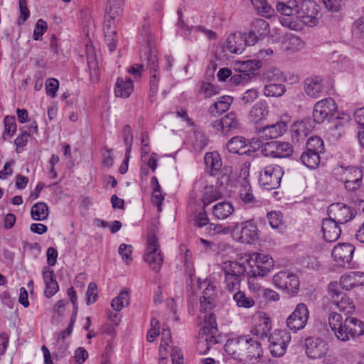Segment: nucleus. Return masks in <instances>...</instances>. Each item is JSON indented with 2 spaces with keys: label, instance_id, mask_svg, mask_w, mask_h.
Returning a JSON list of instances; mask_svg holds the SVG:
<instances>
[{
  "label": "nucleus",
  "instance_id": "nucleus-52",
  "mask_svg": "<svg viewBox=\"0 0 364 364\" xmlns=\"http://www.w3.org/2000/svg\"><path fill=\"white\" fill-rule=\"evenodd\" d=\"M285 44L286 50L291 52L299 50L304 46L303 41L296 36H290L285 42Z\"/></svg>",
  "mask_w": 364,
  "mask_h": 364
},
{
  "label": "nucleus",
  "instance_id": "nucleus-8",
  "mask_svg": "<svg viewBox=\"0 0 364 364\" xmlns=\"http://www.w3.org/2000/svg\"><path fill=\"white\" fill-rule=\"evenodd\" d=\"M337 112V105L334 100L328 97L318 101L314 107L313 122L320 124L325 119L331 120Z\"/></svg>",
  "mask_w": 364,
  "mask_h": 364
},
{
  "label": "nucleus",
  "instance_id": "nucleus-62",
  "mask_svg": "<svg viewBox=\"0 0 364 364\" xmlns=\"http://www.w3.org/2000/svg\"><path fill=\"white\" fill-rule=\"evenodd\" d=\"M322 232L324 240L328 242H333L339 238L341 229H322Z\"/></svg>",
  "mask_w": 364,
  "mask_h": 364
},
{
  "label": "nucleus",
  "instance_id": "nucleus-49",
  "mask_svg": "<svg viewBox=\"0 0 364 364\" xmlns=\"http://www.w3.org/2000/svg\"><path fill=\"white\" fill-rule=\"evenodd\" d=\"M103 30L105 33V42L109 47L110 51H114L116 49L117 43V31L115 27L112 28L106 29L103 26Z\"/></svg>",
  "mask_w": 364,
  "mask_h": 364
},
{
  "label": "nucleus",
  "instance_id": "nucleus-48",
  "mask_svg": "<svg viewBox=\"0 0 364 364\" xmlns=\"http://www.w3.org/2000/svg\"><path fill=\"white\" fill-rule=\"evenodd\" d=\"M200 341H198V346L203 347L207 346L205 352L208 351L213 344L220 343V337L217 336V333L199 334Z\"/></svg>",
  "mask_w": 364,
  "mask_h": 364
},
{
  "label": "nucleus",
  "instance_id": "nucleus-23",
  "mask_svg": "<svg viewBox=\"0 0 364 364\" xmlns=\"http://www.w3.org/2000/svg\"><path fill=\"white\" fill-rule=\"evenodd\" d=\"M226 147L228 151L232 154H236L239 155L246 154L250 156L252 153H254V150L251 149H247V139L240 136H236L231 138L227 143Z\"/></svg>",
  "mask_w": 364,
  "mask_h": 364
},
{
  "label": "nucleus",
  "instance_id": "nucleus-44",
  "mask_svg": "<svg viewBox=\"0 0 364 364\" xmlns=\"http://www.w3.org/2000/svg\"><path fill=\"white\" fill-rule=\"evenodd\" d=\"M233 300L235 301L236 305L238 307L249 309L252 307L255 302L254 299L250 296H247L245 293L238 290L233 295Z\"/></svg>",
  "mask_w": 364,
  "mask_h": 364
},
{
  "label": "nucleus",
  "instance_id": "nucleus-41",
  "mask_svg": "<svg viewBox=\"0 0 364 364\" xmlns=\"http://www.w3.org/2000/svg\"><path fill=\"white\" fill-rule=\"evenodd\" d=\"M306 149L309 151H313L321 154L325 151L324 144L321 137L318 136H311L306 143Z\"/></svg>",
  "mask_w": 364,
  "mask_h": 364
},
{
  "label": "nucleus",
  "instance_id": "nucleus-10",
  "mask_svg": "<svg viewBox=\"0 0 364 364\" xmlns=\"http://www.w3.org/2000/svg\"><path fill=\"white\" fill-rule=\"evenodd\" d=\"M309 312L307 306L304 303L296 305L294 311L287 317V326L291 331L296 333L303 329L309 320Z\"/></svg>",
  "mask_w": 364,
  "mask_h": 364
},
{
  "label": "nucleus",
  "instance_id": "nucleus-11",
  "mask_svg": "<svg viewBox=\"0 0 364 364\" xmlns=\"http://www.w3.org/2000/svg\"><path fill=\"white\" fill-rule=\"evenodd\" d=\"M328 292L332 299V302L337 306L338 310L345 314H351L354 311L355 306L353 302L346 294L339 290L337 283H330L328 287Z\"/></svg>",
  "mask_w": 364,
  "mask_h": 364
},
{
  "label": "nucleus",
  "instance_id": "nucleus-6",
  "mask_svg": "<svg viewBox=\"0 0 364 364\" xmlns=\"http://www.w3.org/2000/svg\"><path fill=\"white\" fill-rule=\"evenodd\" d=\"M283 174L284 171L281 166L275 164L267 166L260 173L259 183L264 189H276L280 186Z\"/></svg>",
  "mask_w": 364,
  "mask_h": 364
},
{
  "label": "nucleus",
  "instance_id": "nucleus-27",
  "mask_svg": "<svg viewBox=\"0 0 364 364\" xmlns=\"http://www.w3.org/2000/svg\"><path fill=\"white\" fill-rule=\"evenodd\" d=\"M244 343L245 342L242 340V336L228 339L224 346L225 350L234 359L241 361V358L242 356V348Z\"/></svg>",
  "mask_w": 364,
  "mask_h": 364
},
{
  "label": "nucleus",
  "instance_id": "nucleus-17",
  "mask_svg": "<svg viewBox=\"0 0 364 364\" xmlns=\"http://www.w3.org/2000/svg\"><path fill=\"white\" fill-rule=\"evenodd\" d=\"M300 14L305 24L315 26L318 23V6L314 0H304L301 4Z\"/></svg>",
  "mask_w": 364,
  "mask_h": 364
},
{
  "label": "nucleus",
  "instance_id": "nucleus-35",
  "mask_svg": "<svg viewBox=\"0 0 364 364\" xmlns=\"http://www.w3.org/2000/svg\"><path fill=\"white\" fill-rule=\"evenodd\" d=\"M223 126V134L228 135L234 130L240 127L239 122L237 119L236 114L234 112H229L222 117Z\"/></svg>",
  "mask_w": 364,
  "mask_h": 364
},
{
  "label": "nucleus",
  "instance_id": "nucleus-34",
  "mask_svg": "<svg viewBox=\"0 0 364 364\" xmlns=\"http://www.w3.org/2000/svg\"><path fill=\"white\" fill-rule=\"evenodd\" d=\"M222 197V193L213 186H206L203 192V197L201 200L205 208L211 203L220 199Z\"/></svg>",
  "mask_w": 364,
  "mask_h": 364
},
{
  "label": "nucleus",
  "instance_id": "nucleus-13",
  "mask_svg": "<svg viewBox=\"0 0 364 364\" xmlns=\"http://www.w3.org/2000/svg\"><path fill=\"white\" fill-rule=\"evenodd\" d=\"M306 353L309 358L318 359L326 355L328 345L324 340L309 337L305 340Z\"/></svg>",
  "mask_w": 364,
  "mask_h": 364
},
{
  "label": "nucleus",
  "instance_id": "nucleus-21",
  "mask_svg": "<svg viewBox=\"0 0 364 364\" xmlns=\"http://www.w3.org/2000/svg\"><path fill=\"white\" fill-rule=\"evenodd\" d=\"M250 164H248V166H246L245 168L241 170L240 178L242 175H243L242 178L239 181L240 184V196L241 199L245 203H253L255 202V198L253 196L252 187L250 186V181L247 179L249 176L250 171L249 167Z\"/></svg>",
  "mask_w": 364,
  "mask_h": 364
},
{
  "label": "nucleus",
  "instance_id": "nucleus-19",
  "mask_svg": "<svg viewBox=\"0 0 364 364\" xmlns=\"http://www.w3.org/2000/svg\"><path fill=\"white\" fill-rule=\"evenodd\" d=\"M323 80L318 75H312L304 80V90L311 98H318L324 92Z\"/></svg>",
  "mask_w": 364,
  "mask_h": 364
},
{
  "label": "nucleus",
  "instance_id": "nucleus-18",
  "mask_svg": "<svg viewBox=\"0 0 364 364\" xmlns=\"http://www.w3.org/2000/svg\"><path fill=\"white\" fill-rule=\"evenodd\" d=\"M314 128L310 118L294 122L291 127V139L294 143L303 142Z\"/></svg>",
  "mask_w": 364,
  "mask_h": 364
},
{
  "label": "nucleus",
  "instance_id": "nucleus-43",
  "mask_svg": "<svg viewBox=\"0 0 364 364\" xmlns=\"http://www.w3.org/2000/svg\"><path fill=\"white\" fill-rule=\"evenodd\" d=\"M218 333L216 316L210 313L208 316H205L204 326L200 330L199 334Z\"/></svg>",
  "mask_w": 364,
  "mask_h": 364
},
{
  "label": "nucleus",
  "instance_id": "nucleus-12",
  "mask_svg": "<svg viewBox=\"0 0 364 364\" xmlns=\"http://www.w3.org/2000/svg\"><path fill=\"white\" fill-rule=\"evenodd\" d=\"M124 0H108L106 6L104 25L106 29L115 27L123 14Z\"/></svg>",
  "mask_w": 364,
  "mask_h": 364
},
{
  "label": "nucleus",
  "instance_id": "nucleus-28",
  "mask_svg": "<svg viewBox=\"0 0 364 364\" xmlns=\"http://www.w3.org/2000/svg\"><path fill=\"white\" fill-rule=\"evenodd\" d=\"M364 277V272H353L349 274H344L340 279V287L345 290H350L355 286L364 285V281L360 282L359 278Z\"/></svg>",
  "mask_w": 364,
  "mask_h": 364
},
{
  "label": "nucleus",
  "instance_id": "nucleus-32",
  "mask_svg": "<svg viewBox=\"0 0 364 364\" xmlns=\"http://www.w3.org/2000/svg\"><path fill=\"white\" fill-rule=\"evenodd\" d=\"M206 167L209 169L210 174L216 175L222 166V161L218 152L207 153L204 157Z\"/></svg>",
  "mask_w": 364,
  "mask_h": 364
},
{
  "label": "nucleus",
  "instance_id": "nucleus-42",
  "mask_svg": "<svg viewBox=\"0 0 364 364\" xmlns=\"http://www.w3.org/2000/svg\"><path fill=\"white\" fill-rule=\"evenodd\" d=\"M248 353L249 360L252 359H258L262 355V348L260 343L248 336Z\"/></svg>",
  "mask_w": 364,
  "mask_h": 364
},
{
  "label": "nucleus",
  "instance_id": "nucleus-25",
  "mask_svg": "<svg viewBox=\"0 0 364 364\" xmlns=\"http://www.w3.org/2000/svg\"><path fill=\"white\" fill-rule=\"evenodd\" d=\"M42 276L46 286L44 294L47 298H50L58 291V284L54 279V272L48 266L44 267Z\"/></svg>",
  "mask_w": 364,
  "mask_h": 364
},
{
  "label": "nucleus",
  "instance_id": "nucleus-20",
  "mask_svg": "<svg viewBox=\"0 0 364 364\" xmlns=\"http://www.w3.org/2000/svg\"><path fill=\"white\" fill-rule=\"evenodd\" d=\"M355 247L350 244H338L333 247L331 255L339 266L349 264L352 260Z\"/></svg>",
  "mask_w": 364,
  "mask_h": 364
},
{
  "label": "nucleus",
  "instance_id": "nucleus-29",
  "mask_svg": "<svg viewBox=\"0 0 364 364\" xmlns=\"http://www.w3.org/2000/svg\"><path fill=\"white\" fill-rule=\"evenodd\" d=\"M134 85L132 80L129 77L124 79L119 77L114 87V94L116 97L127 98L133 92Z\"/></svg>",
  "mask_w": 364,
  "mask_h": 364
},
{
  "label": "nucleus",
  "instance_id": "nucleus-16",
  "mask_svg": "<svg viewBox=\"0 0 364 364\" xmlns=\"http://www.w3.org/2000/svg\"><path fill=\"white\" fill-rule=\"evenodd\" d=\"M256 129L260 139L269 140L282 136L287 129V124L285 122L279 121L275 124L266 125L260 128L257 127Z\"/></svg>",
  "mask_w": 364,
  "mask_h": 364
},
{
  "label": "nucleus",
  "instance_id": "nucleus-14",
  "mask_svg": "<svg viewBox=\"0 0 364 364\" xmlns=\"http://www.w3.org/2000/svg\"><path fill=\"white\" fill-rule=\"evenodd\" d=\"M272 330V322L269 317L264 314H260L254 318V323L250 333L257 339L269 338Z\"/></svg>",
  "mask_w": 364,
  "mask_h": 364
},
{
  "label": "nucleus",
  "instance_id": "nucleus-60",
  "mask_svg": "<svg viewBox=\"0 0 364 364\" xmlns=\"http://www.w3.org/2000/svg\"><path fill=\"white\" fill-rule=\"evenodd\" d=\"M47 23L45 21L38 20L33 31V38L35 41L41 40L43 33L47 31Z\"/></svg>",
  "mask_w": 364,
  "mask_h": 364
},
{
  "label": "nucleus",
  "instance_id": "nucleus-2",
  "mask_svg": "<svg viewBox=\"0 0 364 364\" xmlns=\"http://www.w3.org/2000/svg\"><path fill=\"white\" fill-rule=\"evenodd\" d=\"M245 261L249 264L252 269L247 272L248 284L250 285V279L259 277H264L274 267V260L267 255L253 252L246 255Z\"/></svg>",
  "mask_w": 364,
  "mask_h": 364
},
{
  "label": "nucleus",
  "instance_id": "nucleus-46",
  "mask_svg": "<svg viewBox=\"0 0 364 364\" xmlns=\"http://www.w3.org/2000/svg\"><path fill=\"white\" fill-rule=\"evenodd\" d=\"M286 87L282 84L270 83L264 88V95L267 97H278L284 94Z\"/></svg>",
  "mask_w": 364,
  "mask_h": 364
},
{
  "label": "nucleus",
  "instance_id": "nucleus-59",
  "mask_svg": "<svg viewBox=\"0 0 364 364\" xmlns=\"http://www.w3.org/2000/svg\"><path fill=\"white\" fill-rule=\"evenodd\" d=\"M132 245L124 243L121 244L119 247L118 252L127 264H129L130 262L132 261Z\"/></svg>",
  "mask_w": 364,
  "mask_h": 364
},
{
  "label": "nucleus",
  "instance_id": "nucleus-55",
  "mask_svg": "<svg viewBox=\"0 0 364 364\" xmlns=\"http://www.w3.org/2000/svg\"><path fill=\"white\" fill-rule=\"evenodd\" d=\"M351 31L355 38H364V17H360L353 23Z\"/></svg>",
  "mask_w": 364,
  "mask_h": 364
},
{
  "label": "nucleus",
  "instance_id": "nucleus-37",
  "mask_svg": "<svg viewBox=\"0 0 364 364\" xmlns=\"http://www.w3.org/2000/svg\"><path fill=\"white\" fill-rule=\"evenodd\" d=\"M300 160L304 165L311 169L316 168L320 164V154L306 150L301 156Z\"/></svg>",
  "mask_w": 364,
  "mask_h": 364
},
{
  "label": "nucleus",
  "instance_id": "nucleus-45",
  "mask_svg": "<svg viewBox=\"0 0 364 364\" xmlns=\"http://www.w3.org/2000/svg\"><path fill=\"white\" fill-rule=\"evenodd\" d=\"M31 216L36 220H41L47 218L48 208L45 203L38 202L31 208Z\"/></svg>",
  "mask_w": 364,
  "mask_h": 364
},
{
  "label": "nucleus",
  "instance_id": "nucleus-4",
  "mask_svg": "<svg viewBox=\"0 0 364 364\" xmlns=\"http://www.w3.org/2000/svg\"><path fill=\"white\" fill-rule=\"evenodd\" d=\"M225 274V289L232 292L239 290L241 282V277L246 272L245 265L237 261H230L225 263L223 267Z\"/></svg>",
  "mask_w": 364,
  "mask_h": 364
},
{
  "label": "nucleus",
  "instance_id": "nucleus-51",
  "mask_svg": "<svg viewBox=\"0 0 364 364\" xmlns=\"http://www.w3.org/2000/svg\"><path fill=\"white\" fill-rule=\"evenodd\" d=\"M4 132L3 136L5 137L6 135L12 136L16 132L17 127L15 117L9 115L6 116L4 119Z\"/></svg>",
  "mask_w": 364,
  "mask_h": 364
},
{
  "label": "nucleus",
  "instance_id": "nucleus-50",
  "mask_svg": "<svg viewBox=\"0 0 364 364\" xmlns=\"http://www.w3.org/2000/svg\"><path fill=\"white\" fill-rule=\"evenodd\" d=\"M292 0H277L276 9L281 14L290 16L294 13V8L290 5Z\"/></svg>",
  "mask_w": 364,
  "mask_h": 364
},
{
  "label": "nucleus",
  "instance_id": "nucleus-22",
  "mask_svg": "<svg viewBox=\"0 0 364 364\" xmlns=\"http://www.w3.org/2000/svg\"><path fill=\"white\" fill-rule=\"evenodd\" d=\"M345 173L353 174V177H344L345 188L349 191L358 190L362 183L363 172L357 166H349L345 168Z\"/></svg>",
  "mask_w": 364,
  "mask_h": 364
},
{
  "label": "nucleus",
  "instance_id": "nucleus-64",
  "mask_svg": "<svg viewBox=\"0 0 364 364\" xmlns=\"http://www.w3.org/2000/svg\"><path fill=\"white\" fill-rule=\"evenodd\" d=\"M59 87V82L56 79L50 78L46 82V94L51 97H55L56 96V92Z\"/></svg>",
  "mask_w": 364,
  "mask_h": 364
},
{
  "label": "nucleus",
  "instance_id": "nucleus-47",
  "mask_svg": "<svg viewBox=\"0 0 364 364\" xmlns=\"http://www.w3.org/2000/svg\"><path fill=\"white\" fill-rule=\"evenodd\" d=\"M254 8L262 16L270 17L274 12V9L266 0H250Z\"/></svg>",
  "mask_w": 364,
  "mask_h": 364
},
{
  "label": "nucleus",
  "instance_id": "nucleus-53",
  "mask_svg": "<svg viewBox=\"0 0 364 364\" xmlns=\"http://www.w3.org/2000/svg\"><path fill=\"white\" fill-rule=\"evenodd\" d=\"M199 282V288H202V286L205 287V289L203 291V296L200 299H204L207 300H215L216 297V293L215 290V287L210 284L207 281H204L203 282H200V279H198Z\"/></svg>",
  "mask_w": 364,
  "mask_h": 364
},
{
  "label": "nucleus",
  "instance_id": "nucleus-36",
  "mask_svg": "<svg viewBox=\"0 0 364 364\" xmlns=\"http://www.w3.org/2000/svg\"><path fill=\"white\" fill-rule=\"evenodd\" d=\"M234 210L231 203L220 202L214 205L213 213L218 219H225L230 216Z\"/></svg>",
  "mask_w": 364,
  "mask_h": 364
},
{
  "label": "nucleus",
  "instance_id": "nucleus-57",
  "mask_svg": "<svg viewBox=\"0 0 364 364\" xmlns=\"http://www.w3.org/2000/svg\"><path fill=\"white\" fill-rule=\"evenodd\" d=\"M267 218L271 228H279L285 225V223L282 219V215L280 212L273 211L267 214Z\"/></svg>",
  "mask_w": 364,
  "mask_h": 364
},
{
  "label": "nucleus",
  "instance_id": "nucleus-33",
  "mask_svg": "<svg viewBox=\"0 0 364 364\" xmlns=\"http://www.w3.org/2000/svg\"><path fill=\"white\" fill-rule=\"evenodd\" d=\"M250 29L260 38L269 35L270 26L269 23L262 18H256L251 23Z\"/></svg>",
  "mask_w": 364,
  "mask_h": 364
},
{
  "label": "nucleus",
  "instance_id": "nucleus-1",
  "mask_svg": "<svg viewBox=\"0 0 364 364\" xmlns=\"http://www.w3.org/2000/svg\"><path fill=\"white\" fill-rule=\"evenodd\" d=\"M328 218L323 219L322 227L333 225L337 228L339 225L346 224L355 216L353 209L343 203H333L328 205L327 209Z\"/></svg>",
  "mask_w": 364,
  "mask_h": 364
},
{
  "label": "nucleus",
  "instance_id": "nucleus-7",
  "mask_svg": "<svg viewBox=\"0 0 364 364\" xmlns=\"http://www.w3.org/2000/svg\"><path fill=\"white\" fill-rule=\"evenodd\" d=\"M291 339L290 333L286 330H274L268 338L271 354L274 357L284 355Z\"/></svg>",
  "mask_w": 364,
  "mask_h": 364
},
{
  "label": "nucleus",
  "instance_id": "nucleus-24",
  "mask_svg": "<svg viewBox=\"0 0 364 364\" xmlns=\"http://www.w3.org/2000/svg\"><path fill=\"white\" fill-rule=\"evenodd\" d=\"M349 122V115L344 113L340 114L337 112L332 118L331 117V120H328L330 123L329 131L333 132L332 135L339 138L343 132L345 126Z\"/></svg>",
  "mask_w": 364,
  "mask_h": 364
},
{
  "label": "nucleus",
  "instance_id": "nucleus-9",
  "mask_svg": "<svg viewBox=\"0 0 364 364\" xmlns=\"http://www.w3.org/2000/svg\"><path fill=\"white\" fill-rule=\"evenodd\" d=\"M273 283L278 289L285 291L290 295L296 294L299 288V278L289 271H281L274 274Z\"/></svg>",
  "mask_w": 364,
  "mask_h": 364
},
{
  "label": "nucleus",
  "instance_id": "nucleus-38",
  "mask_svg": "<svg viewBox=\"0 0 364 364\" xmlns=\"http://www.w3.org/2000/svg\"><path fill=\"white\" fill-rule=\"evenodd\" d=\"M68 301L61 299L57 301L53 307V320L60 322L65 318L68 311Z\"/></svg>",
  "mask_w": 364,
  "mask_h": 364
},
{
  "label": "nucleus",
  "instance_id": "nucleus-3",
  "mask_svg": "<svg viewBox=\"0 0 364 364\" xmlns=\"http://www.w3.org/2000/svg\"><path fill=\"white\" fill-rule=\"evenodd\" d=\"M144 259L154 272L157 273L160 271L164 263V256L161 253L159 237L155 232H149L147 235Z\"/></svg>",
  "mask_w": 364,
  "mask_h": 364
},
{
  "label": "nucleus",
  "instance_id": "nucleus-40",
  "mask_svg": "<svg viewBox=\"0 0 364 364\" xmlns=\"http://www.w3.org/2000/svg\"><path fill=\"white\" fill-rule=\"evenodd\" d=\"M267 114L268 110L267 107L262 103H257L250 111L249 116L253 122L257 123L264 119Z\"/></svg>",
  "mask_w": 364,
  "mask_h": 364
},
{
  "label": "nucleus",
  "instance_id": "nucleus-30",
  "mask_svg": "<svg viewBox=\"0 0 364 364\" xmlns=\"http://www.w3.org/2000/svg\"><path fill=\"white\" fill-rule=\"evenodd\" d=\"M243 35L240 32L232 33L227 38L228 50L235 54H241L245 50Z\"/></svg>",
  "mask_w": 364,
  "mask_h": 364
},
{
  "label": "nucleus",
  "instance_id": "nucleus-61",
  "mask_svg": "<svg viewBox=\"0 0 364 364\" xmlns=\"http://www.w3.org/2000/svg\"><path fill=\"white\" fill-rule=\"evenodd\" d=\"M122 136L124 142L126 146V151H127V152H131L133 142V134L132 129L129 125L127 124L124 127L122 131Z\"/></svg>",
  "mask_w": 364,
  "mask_h": 364
},
{
  "label": "nucleus",
  "instance_id": "nucleus-63",
  "mask_svg": "<svg viewBox=\"0 0 364 364\" xmlns=\"http://www.w3.org/2000/svg\"><path fill=\"white\" fill-rule=\"evenodd\" d=\"M343 317L341 314L336 312H331L328 317V323L334 333L337 329L339 328L340 324L343 323Z\"/></svg>",
  "mask_w": 364,
  "mask_h": 364
},
{
  "label": "nucleus",
  "instance_id": "nucleus-54",
  "mask_svg": "<svg viewBox=\"0 0 364 364\" xmlns=\"http://www.w3.org/2000/svg\"><path fill=\"white\" fill-rule=\"evenodd\" d=\"M276 158H286L292 155L294 150L289 142L278 141Z\"/></svg>",
  "mask_w": 364,
  "mask_h": 364
},
{
  "label": "nucleus",
  "instance_id": "nucleus-5",
  "mask_svg": "<svg viewBox=\"0 0 364 364\" xmlns=\"http://www.w3.org/2000/svg\"><path fill=\"white\" fill-rule=\"evenodd\" d=\"M364 334V323L354 317H347L339 328L334 332L336 337L342 341H349L351 338Z\"/></svg>",
  "mask_w": 364,
  "mask_h": 364
},
{
  "label": "nucleus",
  "instance_id": "nucleus-31",
  "mask_svg": "<svg viewBox=\"0 0 364 364\" xmlns=\"http://www.w3.org/2000/svg\"><path fill=\"white\" fill-rule=\"evenodd\" d=\"M232 97L228 95L221 96L218 100L212 105L209 108V113L213 117L221 114L228 110L232 102Z\"/></svg>",
  "mask_w": 364,
  "mask_h": 364
},
{
  "label": "nucleus",
  "instance_id": "nucleus-56",
  "mask_svg": "<svg viewBox=\"0 0 364 364\" xmlns=\"http://www.w3.org/2000/svg\"><path fill=\"white\" fill-rule=\"evenodd\" d=\"M253 75L254 73H247L246 71L242 70L239 73H236L234 75L232 74L230 78V82L233 85H237L247 82Z\"/></svg>",
  "mask_w": 364,
  "mask_h": 364
},
{
  "label": "nucleus",
  "instance_id": "nucleus-39",
  "mask_svg": "<svg viewBox=\"0 0 364 364\" xmlns=\"http://www.w3.org/2000/svg\"><path fill=\"white\" fill-rule=\"evenodd\" d=\"M129 290L127 288H124L119 295L112 299L111 306L114 311H119L123 307L127 306L129 302Z\"/></svg>",
  "mask_w": 364,
  "mask_h": 364
},
{
  "label": "nucleus",
  "instance_id": "nucleus-58",
  "mask_svg": "<svg viewBox=\"0 0 364 364\" xmlns=\"http://www.w3.org/2000/svg\"><path fill=\"white\" fill-rule=\"evenodd\" d=\"M278 141H272L263 144L261 152L265 156L276 158L277 152Z\"/></svg>",
  "mask_w": 364,
  "mask_h": 364
},
{
  "label": "nucleus",
  "instance_id": "nucleus-26",
  "mask_svg": "<svg viewBox=\"0 0 364 364\" xmlns=\"http://www.w3.org/2000/svg\"><path fill=\"white\" fill-rule=\"evenodd\" d=\"M87 67L90 72V81L93 83L98 82L100 79V68L98 61L93 48L86 45Z\"/></svg>",
  "mask_w": 364,
  "mask_h": 364
},
{
  "label": "nucleus",
  "instance_id": "nucleus-15",
  "mask_svg": "<svg viewBox=\"0 0 364 364\" xmlns=\"http://www.w3.org/2000/svg\"><path fill=\"white\" fill-rule=\"evenodd\" d=\"M230 229H210V234H227ZM235 240L242 243H251L257 239V232L252 229H231Z\"/></svg>",
  "mask_w": 364,
  "mask_h": 364
}]
</instances>
